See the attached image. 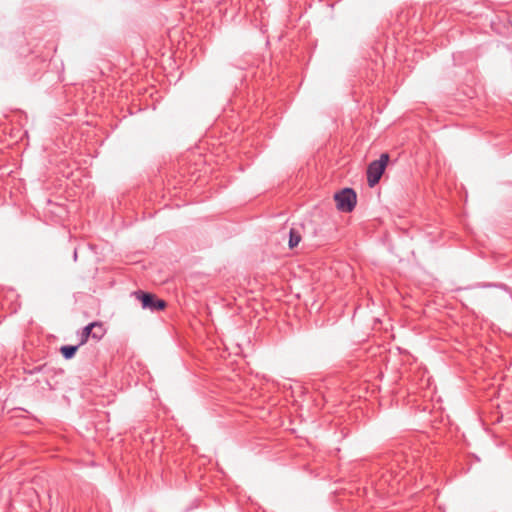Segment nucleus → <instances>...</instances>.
<instances>
[{
  "label": "nucleus",
  "mask_w": 512,
  "mask_h": 512,
  "mask_svg": "<svg viewBox=\"0 0 512 512\" xmlns=\"http://www.w3.org/2000/svg\"><path fill=\"white\" fill-rule=\"evenodd\" d=\"M389 161V155L387 153H383L380 155L379 159L372 161L367 168V182L370 187L375 186L386 168V165Z\"/></svg>",
  "instance_id": "nucleus-1"
},
{
  "label": "nucleus",
  "mask_w": 512,
  "mask_h": 512,
  "mask_svg": "<svg viewBox=\"0 0 512 512\" xmlns=\"http://www.w3.org/2000/svg\"><path fill=\"white\" fill-rule=\"evenodd\" d=\"M76 258H77V252L75 251L74 252V259L76 260Z\"/></svg>",
  "instance_id": "nucleus-8"
},
{
  "label": "nucleus",
  "mask_w": 512,
  "mask_h": 512,
  "mask_svg": "<svg viewBox=\"0 0 512 512\" xmlns=\"http://www.w3.org/2000/svg\"><path fill=\"white\" fill-rule=\"evenodd\" d=\"M301 241V235L298 230L291 228L289 232V248H295Z\"/></svg>",
  "instance_id": "nucleus-5"
},
{
  "label": "nucleus",
  "mask_w": 512,
  "mask_h": 512,
  "mask_svg": "<svg viewBox=\"0 0 512 512\" xmlns=\"http://www.w3.org/2000/svg\"><path fill=\"white\" fill-rule=\"evenodd\" d=\"M94 326L97 325L95 323H90L83 328L79 345H83L84 343L87 342L90 336L92 337V330Z\"/></svg>",
  "instance_id": "nucleus-6"
},
{
  "label": "nucleus",
  "mask_w": 512,
  "mask_h": 512,
  "mask_svg": "<svg viewBox=\"0 0 512 512\" xmlns=\"http://www.w3.org/2000/svg\"><path fill=\"white\" fill-rule=\"evenodd\" d=\"M135 298L140 301L143 309H149L152 312L164 310L166 302L162 299L157 298L152 293H147L141 290L133 293Z\"/></svg>",
  "instance_id": "nucleus-3"
},
{
  "label": "nucleus",
  "mask_w": 512,
  "mask_h": 512,
  "mask_svg": "<svg viewBox=\"0 0 512 512\" xmlns=\"http://www.w3.org/2000/svg\"><path fill=\"white\" fill-rule=\"evenodd\" d=\"M336 207L341 212H351L357 203L356 192L352 188H344L334 195Z\"/></svg>",
  "instance_id": "nucleus-2"
},
{
  "label": "nucleus",
  "mask_w": 512,
  "mask_h": 512,
  "mask_svg": "<svg viewBox=\"0 0 512 512\" xmlns=\"http://www.w3.org/2000/svg\"><path fill=\"white\" fill-rule=\"evenodd\" d=\"M97 326L93 327L92 338L100 340L104 336V328L102 323L94 322Z\"/></svg>",
  "instance_id": "nucleus-7"
},
{
  "label": "nucleus",
  "mask_w": 512,
  "mask_h": 512,
  "mask_svg": "<svg viewBox=\"0 0 512 512\" xmlns=\"http://www.w3.org/2000/svg\"><path fill=\"white\" fill-rule=\"evenodd\" d=\"M79 346H80L79 344L78 345H64L60 348V352L65 359L69 360L74 357Z\"/></svg>",
  "instance_id": "nucleus-4"
}]
</instances>
